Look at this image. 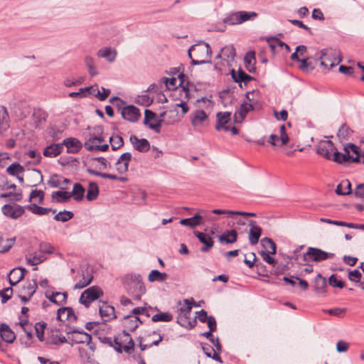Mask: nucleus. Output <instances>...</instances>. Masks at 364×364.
Segmentation results:
<instances>
[{"mask_svg":"<svg viewBox=\"0 0 364 364\" xmlns=\"http://www.w3.org/2000/svg\"><path fill=\"white\" fill-rule=\"evenodd\" d=\"M240 24L242 23L247 21L250 20L252 18H255L257 16V14L255 11H237Z\"/></svg>","mask_w":364,"mask_h":364,"instance_id":"c03bdc74","label":"nucleus"},{"mask_svg":"<svg viewBox=\"0 0 364 364\" xmlns=\"http://www.w3.org/2000/svg\"><path fill=\"white\" fill-rule=\"evenodd\" d=\"M39 251L42 253L52 254L54 252V247L49 242H42L39 244Z\"/></svg>","mask_w":364,"mask_h":364,"instance_id":"e2e57ef3","label":"nucleus"},{"mask_svg":"<svg viewBox=\"0 0 364 364\" xmlns=\"http://www.w3.org/2000/svg\"><path fill=\"white\" fill-rule=\"evenodd\" d=\"M63 132V130H60V129L54 126L50 128L48 134L49 136L53 139V140L57 141L62 137Z\"/></svg>","mask_w":364,"mask_h":364,"instance_id":"052dcab7","label":"nucleus"},{"mask_svg":"<svg viewBox=\"0 0 364 364\" xmlns=\"http://www.w3.org/2000/svg\"><path fill=\"white\" fill-rule=\"evenodd\" d=\"M304 257H308L309 260L314 262H321L334 257V254L326 252L321 249L316 247H309Z\"/></svg>","mask_w":364,"mask_h":364,"instance_id":"0eeeda50","label":"nucleus"},{"mask_svg":"<svg viewBox=\"0 0 364 364\" xmlns=\"http://www.w3.org/2000/svg\"><path fill=\"white\" fill-rule=\"evenodd\" d=\"M140 323H141V321L137 316H127L124 317V326L129 331H135Z\"/></svg>","mask_w":364,"mask_h":364,"instance_id":"c85d7f7f","label":"nucleus"},{"mask_svg":"<svg viewBox=\"0 0 364 364\" xmlns=\"http://www.w3.org/2000/svg\"><path fill=\"white\" fill-rule=\"evenodd\" d=\"M6 172L16 178L20 181H23V173L25 168L18 163H14L11 164L7 168Z\"/></svg>","mask_w":364,"mask_h":364,"instance_id":"4be33fe9","label":"nucleus"},{"mask_svg":"<svg viewBox=\"0 0 364 364\" xmlns=\"http://www.w3.org/2000/svg\"><path fill=\"white\" fill-rule=\"evenodd\" d=\"M316 151L318 154L323 156L326 159H332L333 161L341 164V152L336 150L331 141H320L317 146Z\"/></svg>","mask_w":364,"mask_h":364,"instance_id":"f03ea898","label":"nucleus"},{"mask_svg":"<svg viewBox=\"0 0 364 364\" xmlns=\"http://www.w3.org/2000/svg\"><path fill=\"white\" fill-rule=\"evenodd\" d=\"M254 105L252 103H248L247 102L242 103L240 110L235 113V122H239L242 121L245 118L247 113L254 110Z\"/></svg>","mask_w":364,"mask_h":364,"instance_id":"5701e85b","label":"nucleus"},{"mask_svg":"<svg viewBox=\"0 0 364 364\" xmlns=\"http://www.w3.org/2000/svg\"><path fill=\"white\" fill-rule=\"evenodd\" d=\"M153 98L148 95H138L136 98V103L144 107H149L153 103Z\"/></svg>","mask_w":364,"mask_h":364,"instance_id":"3c124183","label":"nucleus"},{"mask_svg":"<svg viewBox=\"0 0 364 364\" xmlns=\"http://www.w3.org/2000/svg\"><path fill=\"white\" fill-rule=\"evenodd\" d=\"M46 326L45 323H37L35 326L36 336L41 341H43Z\"/></svg>","mask_w":364,"mask_h":364,"instance_id":"0e129e2a","label":"nucleus"},{"mask_svg":"<svg viewBox=\"0 0 364 364\" xmlns=\"http://www.w3.org/2000/svg\"><path fill=\"white\" fill-rule=\"evenodd\" d=\"M315 289L317 292L321 293L323 291L324 288L326 287V280L324 277H321L320 274H318L315 279Z\"/></svg>","mask_w":364,"mask_h":364,"instance_id":"8fccbe9b","label":"nucleus"},{"mask_svg":"<svg viewBox=\"0 0 364 364\" xmlns=\"http://www.w3.org/2000/svg\"><path fill=\"white\" fill-rule=\"evenodd\" d=\"M249 225L250 227L248 234L249 242L251 245H255L258 243L262 235V228L257 225L255 220H250Z\"/></svg>","mask_w":364,"mask_h":364,"instance_id":"f8f14e48","label":"nucleus"},{"mask_svg":"<svg viewBox=\"0 0 364 364\" xmlns=\"http://www.w3.org/2000/svg\"><path fill=\"white\" fill-rule=\"evenodd\" d=\"M123 334H124V339L123 340V341H124V342L127 341V344H126L123 347V349L126 353H129L131 352V350H132L134 349V343L132 338L130 337V335L128 333H126L125 331H124Z\"/></svg>","mask_w":364,"mask_h":364,"instance_id":"6e6d98bb","label":"nucleus"},{"mask_svg":"<svg viewBox=\"0 0 364 364\" xmlns=\"http://www.w3.org/2000/svg\"><path fill=\"white\" fill-rule=\"evenodd\" d=\"M26 208L31 211L32 213L38 215H44L48 214L50 211H52L53 213H55V210H52L50 208H43L38 206L36 203L31 204L29 205H27Z\"/></svg>","mask_w":364,"mask_h":364,"instance_id":"2f4dec72","label":"nucleus"},{"mask_svg":"<svg viewBox=\"0 0 364 364\" xmlns=\"http://www.w3.org/2000/svg\"><path fill=\"white\" fill-rule=\"evenodd\" d=\"M184 301L187 306L181 308V315L177 318V323L181 326L191 329L196 326L197 323L196 318H194L192 321H187L188 316L190 314L192 307L190 306L188 299H185Z\"/></svg>","mask_w":364,"mask_h":364,"instance_id":"423d86ee","label":"nucleus"},{"mask_svg":"<svg viewBox=\"0 0 364 364\" xmlns=\"http://www.w3.org/2000/svg\"><path fill=\"white\" fill-rule=\"evenodd\" d=\"M13 293L11 287L5 288L4 290L0 291V296L1 297V302L6 303L11 297Z\"/></svg>","mask_w":364,"mask_h":364,"instance_id":"338daca9","label":"nucleus"},{"mask_svg":"<svg viewBox=\"0 0 364 364\" xmlns=\"http://www.w3.org/2000/svg\"><path fill=\"white\" fill-rule=\"evenodd\" d=\"M153 334H157L159 336V338L156 341H154L151 344H143L141 343L142 338H140L139 348H140L141 350L144 351L147 348H150L153 346H158L160 343V342L163 340L162 336L157 331H153Z\"/></svg>","mask_w":364,"mask_h":364,"instance_id":"13d9d810","label":"nucleus"},{"mask_svg":"<svg viewBox=\"0 0 364 364\" xmlns=\"http://www.w3.org/2000/svg\"><path fill=\"white\" fill-rule=\"evenodd\" d=\"M173 316L171 314L168 312H159L155 315H154L151 318L152 321L154 322H168L172 321Z\"/></svg>","mask_w":364,"mask_h":364,"instance_id":"a19ab883","label":"nucleus"},{"mask_svg":"<svg viewBox=\"0 0 364 364\" xmlns=\"http://www.w3.org/2000/svg\"><path fill=\"white\" fill-rule=\"evenodd\" d=\"M68 333L72 334V341L75 343H87L89 345L91 343V335L84 332L83 331H80L76 329H73L69 331Z\"/></svg>","mask_w":364,"mask_h":364,"instance_id":"2eb2a0df","label":"nucleus"},{"mask_svg":"<svg viewBox=\"0 0 364 364\" xmlns=\"http://www.w3.org/2000/svg\"><path fill=\"white\" fill-rule=\"evenodd\" d=\"M52 200L56 203H63L68 202L71 198L70 192L63 190L53 191L51 194Z\"/></svg>","mask_w":364,"mask_h":364,"instance_id":"a878e982","label":"nucleus"},{"mask_svg":"<svg viewBox=\"0 0 364 364\" xmlns=\"http://www.w3.org/2000/svg\"><path fill=\"white\" fill-rule=\"evenodd\" d=\"M71 197L77 201L81 200L85 194V188L80 185V183H74L73 189L70 192Z\"/></svg>","mask_w":364,"mask_h":364,"instance_id":"e433bc0d","label":"nucleus"},{"mask_svg":"<svg viewBox=\"0 0 364 364\" xmlns=\"http://www.w3.org/2000/svg\"><path fill=\"white\" fill-rule=\"evenodd\" d=\"M132 283H133V288H134V299L136 300H139L141 299V296L146 292V287L142 282V279L140 275H134L131 277Z\"/></svg>","mask_w":364,"mask_h":364,"instance_id":"dca6fc26","label":"nucleus"},{"mask_svg":"<svg viewBox=\"0 0 364 364\" xmlns=\"http://www.w3.org/2000/svg\"><path fill=\"white\" fill-rule=\"evenodd\" d=\"M61 144H63V146H66L68 153L73 154L77 153L82 146L81 142L76 138L73 137L65 139Z\"/></svg>","mask_w":364,"mask_h":364,"instance_id":"6ab92c4d","label":"nucleus"},{"mask_svg":"<svg viewBox=\"0 0 364 364\" xmlns=\"http://www.w3.org/2000/svg\"><path fill=\"white\" fill-rule=\"evenodd\" d=\"M85 63L88 68V72L91 77H95L98 74L95 65V60L92 57L86 56L85 58Z\"/></svg>","mask_w":364,"mask_h":364,"instance_id":"79ce46f5","label":"nucleus"},{"mask_svg":"<svg viewBox=\"0 0 364 364\" xmlns=\"http://www.w3.org/2000/svg\"><path fill=\"white\" fill-rule=\"evenodd\" d=\"M163 122L164 119H158L155 112L150 109L145 110L144 124L149 129L154 130L156 133H160Z\"/></svg>","mask_w":364,"mask_h":364,"instance_id":"39448f33","label":"nucleus"},{"mask_svg":"<svg viewBox=\"0 0 364 364\" xmlns=\"http://www.w3.org/2000/svg\"><path fill=\"white\" fill-rule=\"evenodd\" d=\"M99 194V188L97 183H89L86 198L89 201L95 200Z\"/></svg>","mask_w":364,"mask_h":364,"instance_id":"ea45409f","label":"nucleus"},{"mask_svg":"<svg viewBox=\"0 0 364 364\" xmlns=\"http://www.w3.org/2000/svg\"><path fill=\"white\" fill-rule=\"evenodd\" d=\"M63 150V144H52L49 146H47L44 151L43 155L46 157H56L60 155Z\"/></svg>","mask_w":364,"mask_h":364,"instance_id":"393cba45","label":"nucleus"},{"mask_svg":"<svg viewBox=\"0 0 364 364\" xmlns=\"http://www.w3.org/2000/svg\"><path fill=\"white\" fill-rule=\"evenodd\" d=\"M0 336L5 342L12 343L16 339V335L10 327L4 323L0 326Z\"/></svg>","mask_w":364,"mask_h":364,"instance_id":"b1692460","label":"nucleus"},{"mask_svg":"<svg viewBox=\"0 0 364 364\" xmlns=\"http://www.w3.org/2000/svg\"><path fill=\"white\" fill-rule=\"evenodd\" d=\"M167 277L168 274L166 273L160 272L159 270L154 269L149 274L148 279L150 282H164Z\"/></svg>","mask_w":364,"mask_h":364,"instance_id":"c9c22d12","label":"nucleus"},{"mask_svg":"<svg viewBox=\"0 0 364 364\" xmlns=\"http://www.w3.org/2000/svg\"><path fill=\"white\" fill-rule=\"evenodd\" d=\"M15 237L8 238L4 240L1 237H0V252H6L9 251L15 242Z\"/></svg>","mask_w":364,"mask_h":364,"instance_id":"37998d69","label":"nucleus"},{"mask_svg":"<svg viewBox=\"0 0 364 364\" xmlns=\"http://www.w3.org/2000/svg\"><path fill=\"white\" fill-rule=\"evenodd\" d=\"M9 127V117L6 109L0 106V134L3 133Z\"/></svg>","mask_w":364,"mask_h":364,"instance_id":"bb28decb","label":"nucleus"},{"mask_svg":"<svg viewBox=\"0 0 364 364\" xmlns=\"http://www.w3.org/2000/svg\"><path fill=\"white\" fill-rule=\"evenodd\" d=\"M75 319V316L72 308L65 307L58 310L57 318L60 321Z\"/></svg>","mask_w":364,"mask_h":364,"instance_id":"7c9ffc66","label":"nucleus"},{"mask_svg":"<svg viewBox=\"0 0 364 364\" xmlns=\"http://www.w3.org/2000/svg\"><path fill=\"white\" fill-rule=\"evenodd\" d=\"M231 113L229 112H218L216 115L217 117V123L215 124V129L217 131H220L223 129L225 132H229L230 126L228 123L230 121Z\"/></svg>","mask_w":364,"mask_h":364,"instance_id":"9b49d317","label":"nucleus"},{"mask_svg":"<svg viewBox=\"0 0 364 364\" xmlns=\"http://www.w3.org/2000/svg\"><path fill=\"white\" fill-rule=\"evenodd\" d=\"M99 57L104 58L107 59L109 61L112 62L115 58V53H112L110 48H105L100 49L97 53Z\"/></svg>","mask_w":364,"mask_h":364,"instance_id":"603ef678","label":"nucleus"},{"mask_svg":"<svg viewBox=\"0 0 364 364\" xmlns=\"http://www.w3.org/2000/svg\"><path fill=\"white\" fill-rule=\"evenodd\" d=\"M221 53L223 55V60H226L228 64L232 62L236 56V50L233 46H226L221 48Z\"/></svg>","mask_w":364,"mask_h":364,"instance_id":"c756f323","label":"nucleus"},{"mask_svg":"<svg viewBox=\"0 0 364 364\" xmlns=\"http://www.w3.org/2000/svg\"><path fill=\"white\" fill-rule=\"evenodd\" d=\"M129 141L134 148L139 152H147L150 149V144L146 139H138L136 135H131Z\"/></svg>","mask_w":364,"mask_h":364,"instance_id":"4468645a","label":"nucleus"},{"mask_svg":"<svg viewBox=\"0 0 364 364\" xmlns=\"http://www.w3.org/2000/svg\"><path fill=\"white\" fill-rule=\"evenodd\" d=\"M300 63H301V64L299 65V68L301 70H311L315 68L316 61L314 60H311V58L301 59Z\"/></svg>","mask_w":364,"mask_h":364,"instance_id":"864d4df0","label":"nucleus"},{"mask_svg":"<svg viewBox=\"0 0 364 364\" xmlns=\"http://www.w3.org/2000/svg\"><path fill=\"white\" fill-rule=\"evenodd\" d=\"M44 198V192L41 190H33L30 194L29 200L38 203H43Z\"/></svg>","mask_w":364,"mask_h":364,"instance_id":"49530a36","label":"nucleus"},{"mask_svg":"<svg viewBox=\"0 0 364 364\" xmlns=\"http://www.w3.org/2000/svg\"><path fill=\"white\" fill-rule=\"evenodd\" d=\"M223 22L230 26L240 24L237 11L229 14L223 18Z\"/></svg>","mask_w":364,"mask_h":364,"instance_id":"09e8293b","label":"nucleus"},{"mask_svg":"<svg viewBox=\"0 0 364 364\" xmlns=\"http://www.w3.org/2000/svg\"><path fill=\"white\" fill-rule=\"evenodd\" d=\"M194 235L203 244V246L200 248L201 252H208L213 247L214 241L208 234L194 231Z\"/></svg>","mask_w":364,"mask_h":364,"instance_id":"ddd939ff","label":"nucleus"},{"mask_svg":"<svg viewBox=\"0 0 364 364\" xmlns=\"http://www.w3.org/2000/svg\"><path fill=\"white\" fill-rule=\"evenodd\" d=\"M103 295L102 289L98 286H92L85 289L80 297V302L85 307H89L90 304Z\"/></svg>","mask_w":364,"mask_h":364,"instance_id":"20e7f679","label":"nucleus"},{"mask_svg":"<svg viewBox=\"0 0 364 364\" xmlns=\"http://www.w3.org/2000/svg\"><path fill=\"white\" fill-rule=\"evenodd\" d=\"M73 216L74 214L73 212L68 210H63L56 214L54 216V219L57 221L67 222L72 219Z\"/></svg>","mask_w":364,"mask_h":364,"instance_id":"a18cd8bd","label":"nucleus"},{"mask_svg":"<svg viewBox=\"0 0 364 364\" xmlns=\"http://www.w3.org/2000/svg\"><path fill=\"white\" fill-rule=\"evenodd\" d=\"M1 210L5 216L13 219L18 218L24 213L23 208L16 203L13 205L6 204L2 207Z\"/></svg>","mask_w":364,"mask_h":364,"instance_id":"6e6552de","label":"nucleus"},{"mask_svg":"<svg viewBox=\"0 0 364 364\" xmlns=\"http://www.w3.org/2000/svg\"><path fill=\"white\" fill-rule=\"evenodd\" d=\"M132 159V154L129 152L124 153L120 156L115 164L117 171L119 173H124L128 171L129 164Z\"/></svg>","mask_w":364,"mask_h":364,"instance_id":"f3484780","label":"nucleus"},{"mask_svg":"<svg viewBox=\"0 0 364 364\" xmlns=\"http://www.w3.org/2000/svg\"><path fill=\"white\" fill-rule=\"evenodd\" d=\"M26 272V269L23 267L14 268L12 270H11L9 274V284L11 286L17 284L23 279Z\"/></svg>","mask_w":364,"mask_h":364,"instance_id":"412c9836","label":"nucleus"},{"mask_svg":"<svg viewBox=\"0 0 364 364\" xmlns=\"http://www.w3.org/2000/svg\"><path fill=\"white\" fill-rule=\"evenodd\" d=\"M212 50L210 46L204 42L193 45L188 50V57L191 59V64L193 65L210 63Z\"/></svg>","mask_w":364,"mask_h":364,"instance_id":"f257e3e1","label":"nucleus"},{"mask_svg":"<svg viewBox=\"0 0 364 364\" xmlns=\"http://www.w3.org/2000/svg\"><path fill=\"white\" fill-rule=\"evenodd\" d=\"M244 62L246 69L250 73H254L255 71V64L256 62L255 51H249L246 53L244 58Z\"/></svg>","mask_w":364,"mask_h":364,"instance_id":"cd10ccee","label":"nucleus"},{"mask_svg":"<svg viewBox=\"0 0 364 364\" xmlns=\"http://www.w3.org/2000/svg\"><path fill=\"white\" fill-rule=\"evenodd\" d=\"M92 279L93 276L90 273H89L88 272H87L86 273L82 272V279L75 284L74 289H83L84 287L88 286L92 282Z\"/></svg>","mask_w":364,"mask_h":364,"instance_id":"473e14b6","label":"nucleus"},{"mask_svg":"<svg viewBox=\"0 0 364 364\" xmlns=\"http://www.w3.org/2000/svg\"><path fill=\"white\" fill-rule=\"evenodd\" d=\"M99 310L100 316L105 321L116 318L114 308L108 305L106 302H101L99 306Z\"/></svg>","mask_w":364,"mask_h":364,"instance_id":"a211bd4d","label":"nucleus"},{"mask_svg":"<svg viewBox=\"0 0 364 364\" xmlns=\"http://www.w3.org/2000/svg\"><path fill=\"white\" fill-rule=\"evenodd\" d=\"M204 213L205 210H201L198 213H196L191 218L181 219L180 220V224L184 226H188L191 228H194L204 223Z\"/></svg>","mask_w":364,"mask_h":364,"instance_id":"9d476101","label":"nucleus"},{"mask_svg":"<svg viewBox=\"0 0 364 364\" xmlns=\"http://www.w3.org/2000/svg\"><path fill=\"white\" fill-rule=\"evenodd\" d=\"M202 349L203 353L208 356V358H211L212 359L218 361L220 363H222V360L220 356L219 355V353L215 350L211 346L208 344H203L202 345Z\"/></svg>","mask_w":364,"mask_h":364,"instance_id":"72a5a7b5","label":"nucleus"},{"mask_svg":"<svg viewBox=\"0 0 364 364\" xmlns=\"http://www.w3.org/2000/svg\"><path fill=\"white\" fill-rule=\"evenodd\" d=\"M33 117L35 119V122L38 124L46 120L47 114L41 109H37L34 110Z\"/></svg>","mask_w":364,"mask_h":364,"instance_id":"bf43d9fd","label":"nucleus"},{"mask_svg":"<svg viewBox=\"0 0 364 364\" xmlns=\"http://www.w3.org/2000/svg\"><path fill=\"white\" fill-rule=\"evenodd\" d=\"M231 77L234 82L240 83V87H242V82H244L245 85L252 80L254 79L253 77L247 74L244 70L241 68L239 69L237 73H236L234 69L230 71Z\"/></svg>","mask_w":364,"mask_h":364,"instance_id":"aec40b11","label":"nucleus"},{"mask_svg":"<svg viewBox=\"0 0 364 364\" xmlns=\"http://www.w3.org/2000/svg\"><path fill=\"white\" fill-rule=\"evenodd\" d=\"M207 118H208V115L204 110L198 109L193 114V117L192 118V124L193 126H197L198 124H200Z\"/></svg>","mask_w":364,"mask_h":364,"instance_id":"4c0bfd02","label":"nucleus"},{"mask_svg":"<svg viewBox=\"0 0 364 364\" xmlns=\"http://www.w3.org/2000/svg\"><path fill=\"white\" fill-rule=\"evenodd\" d=\"M237 233L235 230H228L225 232L219 237L220 242H225L226 243H233L237 241Z\"/></svg>","mask_w":364,"mask_h":364,"instance_id":"f704fd0d","label":"nucleus"},{"mask_svg":"<svg viewBox=\"0 0 364 364\" xmlns=\"http://www.w3.org/2000/svg\"><path fill=\"white\" fill-rule=\"evenodd\" d=\"M146 193L142 190H139L133 195V200L135 203L142 205L145 203Z\"/></svg>","mask_w":364,"mask_h":364,"instance_id":"4d7b16f0","label":"nucleus"},{"mask_svg":"<svg viewBox=\"0 0 364 364\" xmlns=\"http://www.w3.org/2000/svg\"><path fill=\"white\" fill-rule=\"evenodd\" d=\"M36 289L37 282L35 280H33L32 282H29L26 287H23L25 293L27 294L28 296H29V297H31L34 294Z\"/></svg>","mask_w":364,"mask_h":364,"instance_id":"69168bd1","label":"nucleus"},{"mask_svg":"<svg viewBox=\"0 0 364 364\" xmlns=\"http://www.w3.org/2000/svg\"><path fill=\"white\" fill-rule=\"evenodd\" d=\"M121 114L124 119L131 122L138 121L141 116L139 109L134 105H127L123 107Z\"/></svg>","mask_w":364,"mask_h":364,"instance_id":"1a4fd4ad","label":"nucleus"},{"mask_svg":"<svg viewBox=\"0 0 364 364\" xmlns=\"http://www.w3.org/2000/svg\"><path fill=\"white\" fill-rule=\"evenodd\" d=\"M333 52L332 49L321 50L318 56L320 65L328 70L338 65V71L341 73V64H340L341 62V54L338 53L336 57L331 58V56L333 55Z\"/></svg>","mask_w":364,"mask_h":364,"instance_id":"7ed1b4c3","label":"nucleus"},{"mask_svg":"<svg viewBox=\"0 0 364 364\" xmlns=\"http://www.w3.org/2000/svg\"><path fill=\"white\" fill-rule=\"evenodd\" d=\"M27 263L30 265L34 266L41 263L43 261V258L36 255H31L29 257H26Z\"/></svg>","mask_w":364,"mask_h":364,"instance_id":"774afa93","label":"nucleus"},{"mask_svg":"<svg viewBox=\"0 0 364 364\" xmlns=\"http://www.w3.org/2000/svg\"><path fill=\"white\" fill-rule=\"evenodd\" d=\"M261 245L264 248L266 252L274 255L276 253V244L269 237H264L261 240Z\"/></svg>","mask_w":364,"mask_h":364,"instance_id":"58836bf2","label":"nucleus"},{"mask_svg":"<svg viewBox=\"0 0 364 364\" xmlns=\"http://www.w3.org/2000/svg\"><path fill=\"white\" fill-rule=\"evenodd\" d=\"M279 133H280V136H279V139H280V146H283V145H285L287 144L289 141V136L286 132V127H285V125L282 124V126H280L279 127Z\"/></svg>","mask_w":364,"mask_h":364,"instance_id":"680f3d73","label":"nucleus"},{"mask_svg":"<svg viewBox=\"0 0 364 364\" xmlns=\"http://www.w3.org/2000/svg\"><path fill=\"white\" fill-rule=\"evenodd\" d=\"M0 198H6L12 201H20L22 199V194L21 192L12 193L11 191L5 192L0 194Z\"/></svg>","mask_w":364,"mask_h":364,"instance_id":"5fc2aeb1","label":"nucleus"},{"mask_svg":"<svg viewBox=\"0 0 364 364\" xmlns=\"http://www.w3.org/2000/svg\"><path fill=\"white\" fill-rule=\"evenodd\" d=\"M112 149L115 151L124 145V139L121 136L116 135L109 138Z\"/></svg>","mask_w":364,"mask_h":364,"instance_id":"de8ad7c7","label":"nucleus"}]
</instances>
